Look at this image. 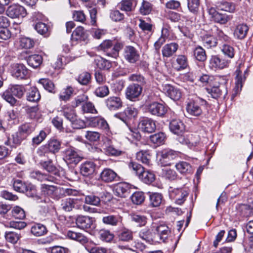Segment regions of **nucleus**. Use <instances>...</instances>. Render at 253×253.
Masks as SVG:
<instances>
[{
	"label": "nucleus",
	"mask_w": 253,
	"mask_h": 253,
	"mask_svg": "<svg viewBox=\"0 0 253 253\" xmlns=\"http://www.w3.org/2000/svg\"><path fill=\"white\" fill-rule=\"evenodd\" d=\"M227 80L225 77H217L214 79V83L211 88H206L207 92L211 94L213 98H218L222 95H227Z\"/></svg>",
	"instance_id": "f257e3e1"
},
{
	"label": "nucleus",
	"mask_w": 253,
	"mask_h": 253,
	"mask_svg": "<svg viewBox=\"0 0 253 253\" xmlns=\"http://www.w3.org/2000/svg\"><path fill=\"white\" fill-rule=\"evenodd\" d=\"M129 167L132 168L139 178L144 183L150 184L155 180V175L148 170H145L141 165L131 162L129 164Z\"/></svg>",
	"instance_id": "f03ea898"
},
{
	"label": "nucleus",
	"mask_w": 253,
	"mask_h": 253,
	"mask_svg": "<svg viewBox=\"0 0 253 253\" xmlns=\"http://www.w3.org/2000/svg\"><path fill=\"white\" fill-rule=\"evenodd\" d=\"M10 68L11 75L17 79H24L28 76V70L23 64L15 63L11 64Z\"/></svg>",
	"instance_id": "7ed1b4c3"
},
{
	"label": "nucleus",
	"mask_w": 253,
	"mask_h": 253,
	"mask_svg": "<svg viewBox=\"0 0 253 253\" xmlns=\"http://www.w3.org/2000/svg\"><path fill=\"white\" fill-rule=\"evenodd\" d=\"M170 198L175 201V203L181 205L185 201L188 195V191L184 188H172L169 189Z\"/></svg>",
	"instance_id": "20e7f679"
},
{
	"label": "nucleus",
	"mask_w": 253,
	"mask_h": 253,
	"mask_svg": "<svg viewBox=\"0 0 253 253\" xmlns=\"http://www.w3.org/2000/svg\"><path fill=\"white\" fill-rule=\"evenodd\" d=\"M208 12L213 21L221 24L227 23L232 18V16L220 13L213 7H209Z\"/></svg>",
	"instance_id": "39448f33"
},
{
	"label": "nucleus",
	"mask_w": 253,
	"mask_h": 253,
	"mask_svg": "<svg viewBox=\"0 0 253 253\" xmlns=\"http://www.w3.org/2000/svg\"><path fill=\"white\" fill-rule=\"evenodd\" d=\"M142 91V86L138 84H131L127 86L126 89V95L127 99L133 101L138 98Z\"/></svg>",
	"instance_id": "423d86ee"
},
{
	"label": "nucleus",
	"mask_w": 253,
	"mask_h": 253,
	"mask_svg": "<svg viewBox=\"0 0 253 253\" xmlns=\"http://www.w3.org/2000/svg\"><path fill=\"white\" fill-rule=\"evenodd\" d=\"M6 13L11 18L24 17L27 15L25 8L19 4L11 5L7 9Z\"/></svg>",
	"instance_id": "0eeeda50"
},
{
	"label": "nucleus",
	"mask_w": 253,
	"mask_h": 253,
	"mask_svg": "<svg viewBox=\"0 0 253 253\" xmlns=\"http://www.w3.org/2000/svg\"><path fill=\"white\" fill-rule=\"evenodd\" d=\"M147 109L152 115L160 117L163 116L167 112V108L163 104L157 102L148 104Z\"/></svg>",
	"instance_id": "6e6552de"
},
{
	"label": "nucleus",
	"mask_w": 253,
	"mask_h": 253,
	"mask_svg": "<svg viewBox=\"0 0 253 253\" xmlns=\"http://www.w3.org/2000/svg\"><path fill=\"white\" fill-rule=\"evenodd\" d=\"M178 157L176 151L171 149H165L161 152L160 161L163 166H169L171 162Z\"/></svg>",
	"instance_id": "1a4fd4ad"
},
{
	"label": "nucleus",
	"mask_w": 253,
	"mask_h": 253,
	"mask_svg": "<svg viewBox=\"0 0 253 253\" xmlns=\"http://www.w3.org/2000/svg\"><path fill=\"white\" fill-rule=\"evenodd\" d=\"M138 127L141 131L147 133H152L156 129L155 121L148 118H143L139 122Z\"/></svg>",
	"instance_id": "9d476101"
},
{
	"label": "nucleus",
	"mask_w": 253,
	"mask_h": 253,
	"mask_svg": "<svg viewBox=\"0 0 253 253\" xmlns=\"http://www.w3.org/2000/svg\"><path fill=\"white\" fill-rule=\"evenodd\" d=\"M94 222V220L92 217L84 215L78 216L76 220L77 227L84 230L93 228Z\"/></svg>",
	"instance_id": "9b49d317"
},
{
	"label": "nucleus",
	"mask_w": 253,
	"mask_h": 253,
	"mask_svg": "<svg viewBox=\"0 0 253 253\" xmlns=\"http://www.w3.org/2000/svg\"><path fill=\"white\" fill-rule=\"evenodd\" d=\"M60 147V142L58 140L53 139L49 140L47 144L40 147L39 150L44 152H48L55 154L59 151Z\"/></svg>",
	"instance_id": "f8f14e48"
},
{
	"label": "nucleus",
	"mask_w": 253,
	"mask_h": 253,
	"mask_svg": "<svg viewBox=\"0 0 253 253\" xmlns=\"http://www.w3.org/2000/svg\"><path fill=\"white\" fill-rule=\"evenodd\" d=\"M130 186L126 182H122L117 184L114 189V192L116 196L121 198H126L130 193Z\"/></svg>",
	"instance_id": "ddd939ff"
},
{
	"label": "nucleus",
	"mask_w": 253,
	"mask_h": 253,
	"mask_svg": "<svg viewBox=\"0 0 253 253\" xmlns=\"http://www.w3.org/2000/svg\"><path fill=\"white\" fill-rule=\"evenodd\" d=\"M65 235L67 238L79 242L83 245L87 243L88 241L86 236L79 232L70 230L66 232Z\"/></svg>",
	"instance_id": "4468645a"
},
{
	"label": "nucleus",
	"mask_w": 253,
	"mask_h": 253,
	"mask_svg": "<svg viewBox=\"0 0 253 253\" xmlns=\"http://www.w3.org/2000/svg\"><path fill=\"white\" fill-rule=\"evenodd\" d=\"M163 89L167 95L173 100H178L181 98V92L177 87L167 84L164 86Z\"/></svg>",
	"instance_id": "2eb2a0df"
},
{
	"label": "nucleus",
	"mask_w": 253,
	"mask_h": 253,
	"mask_svg": "<svg viewBox=\"0 0 253 253\" xmlns=\"http://www.w3.org/2000/svg\"><path fill=\"white\" fill-rule=\"evenodd\" d=\"M65 160L67 164L76 165L82 159V158L72 148L66 150Z\"/></svg>",
	"instance_id": "dca6fc26"
},
{
	"label": "nucleus",
	"mask_w": 253,
	"mask_h": 253,
	"mask_svg": "<svg viewBox=\"0 0 253 253\" xmlns=\"http://www.w3.org/2000/svg\"><path fill=\"white\" fill-rule=\"evenodd\" d=\"M186 111L191 115L199 116L203 113L202 106L199 105L198 101H190L187 104Z\"/></svg>",
	"instance_id": "f3484780"
},
{
	"label": "nucleus",
	"mask_w": 253,
	"mask_h": 253,
	"mask_svg": "<svg viewBox=\"0 0 253 253\" xmlns=\"http://www.w3.org/2000/svg\"><path fill=\"white\" fill-rule=\"evenodd\" d=\"M107 108L111 111H115L122 107L123 102L121 98L117 96H111L105 100Z\"/></svg>",
	"instance_id": "a211bd4d"
},
{
	"label": "nucleus",
	"mask_w": 253,
	"mask_h": 253,
	"mask_svg": "<svg viewBox=\"0 0 253 253\" xmlns=\"http://www.w3.org/2000/svg\"><path fill=\"white\" fill-rule=\"evenodd\" d=\"M169 129L174 134L181 135L185 130V126L179 120L173 119L169 123Z\"/></svg>",
	"instance_id": "6ab92c4d"
},
{
	"label": "nucleus",
	"mask_w": 253,
	"mask_h": 253,
	"mask_svg": "<svg viewBox=\"0 0 253 253\" xmlns=\"http://www.w3.org/2000/svg\"><path fill=\"white\" fill-rule=\"evenodd\" d=\"M102 149L104 153L108 156H118L122 154V151L116 149L109 140L104 142Z\"/></svg>",
	"instance_id": "aec40b11"
},
{
	"label": "nucleus",
	"mask_w": 253,
	"mask_h": 253,
	"mask_svg": "<svg viewBox=\"0 0 253 253\" xmlns=\"http://www.w3.org/2000/svg\"><path fill=\"white\" fill-rule=\"evenodd\" d=\"M125 57L129 62L133 63L138 60L139 55L133 47L128 46L125 49Z\"/></svg>",
	"instance_id": "412c9836"
},
{
	"label": "nucleus",
	"mask_w": 253,
	"mask_h": 253,
	"mask_svg": "<svg viewBox=\"0 0 253 253\" xmlns=\"http://www.w3.org/2000/svg\"><path fill=\"white\" fill-rule=\"evenodd\" d=\"M228 63L227 60L221 58L217 55L212 56L210 61L211 67L215 69H223L227 67Z\"/></svg>",
	"instance_id": "4be33fe9"
},
{
	"label": "nucleus",
	"mask_w": 253,
	"mask_h": 253,
	"mask_svg": "<svg viewBox=\"0 0 253 253\" xmlns=\"http://www.w3.org/2000/svg\"><path fill=\"white\" fill-rule=\"evenodd\" d=\"M95 169V165L92 162L87 161L81 166L80 170L82 174L88 176L93 174Z\"/></svg>",
	"instance_id": "5701e85b"
},
{
	"label": "nucleus",
	"mask_w": 253,
	"mask_h": 253,
	"mask_svg": "<svg viewBox=\"0 0 253 253\" xmlns=\"http://www.w3.org/2000/svg\"><path fill=\"white\" fill-rule=\"evenodd\" d=\"M77 201V199L72 198L62 199L60 202V210L66 212L72 211L75 208Z\"/></svg>",
	"instance_id": "b1692460"
},
{
	"label": "nucleus",
	"mask_w": 253,
	"mask_h": 253,
	"mask_svg": "<svg viewBox=\"0 0 253 253\" xmlns=\"http://www.w3.org/2000/svg\"><path fill=\"white\" fill-rule=\"evenodd\" d=\"M178 45L174 42L167 44L162 48V52L164 57H170L172 56L177 51Z\"/></svg>",
	"instance_id": "393cba45"
},
{
	"label": "nucleus",
	"mask_w": 253,
	"mask_h": 253,
	"mask_svg": "<svg viewBox=\"0 0 253 253\" xmlns=\"http://www.w3.org/2000/svg\"><path fill=\"white\" fill-rule=\"evenodd\" d=\"M175 167L181 174H191L193 171L191 165L185 161L179 162L176 164Z\"/></svg>",
	"instance_id": "a878e982"
},
{
	"label": "nucleus",
	"mask_w": 253,
	"mask_h": 253,
	"mask_svg": "<svg viewBox=\"0 0 253 253\" xmlns=\"http://www.w3.org/2000/svg\"><path fill=\"white\" fill-rule=\"evenodd\" d=\"M248 31L249 27L246 24H239L234 30V36L237 39H244L246 37Z\"/></svg>",
	"instance_id": "bb28decb"
},
{
	"label": "nucleus",
	"mask_w": 253,
	"mask_h": 253,
	"mask_svg": "<svg viewBox=\"0 0 253 253\" xmlns=\"http://www.w3.org/2000/svg\"><path fill=\"white\" fill-rule=\"evenodd\" d=\"M122 217L119 215H108L103 217L102 222L106 225L116 226L121 223Z\"/></svg>",
	"instance_id": "cd10ccee"
},
{
	"label": "nucleus",
	"mask_w": 253,
	"mask_h": 253,
	"mask_svg": "<svg viewBox=\"0 0 253 253\" xmlns=\"http://www.w3.org/2000/svg\"><path fill=\"white\" fill-rule=\"evenodd\" d=\"M36 125L33 123H25L19 127L18 134L22 135L26 138L28 135L35 130Z\"/></svg>",
	"instance_id": "c85d7f7f"
},
{
	"label": "nucleus",
	"mask_w": 253,
	"mask_h": 253,
	"mask_svg": "<svg viewBox=\"0 0 253 253\" xmlns=\"http://www.w3.org/2000/svg\"><path fill=\"white\" fill-rule=\"evenodd\" d=\"M155 231L157 235L159 237L161 241L165 242L168 238L170 230L169 227L165 225H160L156 227Z\"/></svg>",
	"instance_id": "c756f323"
},
{
	"label": "nucleus",
	"mask_w": 253,
	"mask_h": 253,
	"mask_svg": "<svg viewBox=\"0 0 253 253\" xmlns=\"http://www.w3.org/2000/svg\"><path fill=\"white\" fill-rule=\"evenodd\" d=\"M218 10L233 13L235 10L234 3L229 1H222L217 3L216 5Z\"/></svg>",
	"instance_id": "7c9ffc66"
},
{
	"label": "nucleus",
	"mask_w": 253,
	"mask_h": 253,
	"mask_svg": "<svg viewBox=\"0 0 253 253\" xmlns=\"http://www.w3.org/2000/svg\"><path fill=\"white\" fill-rule=\"evenodd\" d=\"M117 176V173L110 169H105L100 174L102 180L110 182L114 181Z\"/></svg>",
	"instance_id": "2f4dec72"
},
{
	"label": "nucleus",
	"mask_w": 253,
	"mask_h": 253,
	"mask_svg": "<svg viewBox=\"0 0 253 253\" xmlns=\"http://www.w3.org/2000/svg\"><path fill=\"white\" fill-rule=\"evenodd\" d=\"M188 66L187 59L186 56L179 55L177 56L176 61L173 63V68L177 71L185 69Z\"/></svg>",
	"instance_id": "473e14b6"
},
{
	"label": "nucleus",
	"mask_w": 253,
	"mask_h": 253,
	"mask_svg": "<svg viewBox=\"0 0 253 253\" xmlns=\"http://www.w3.org/2000/svg\"><path fill=\"white\" fill-rule=\"evenodd\" d=\"M42 62V56L39 54L30 55L27 59V63L28 65L34 68L38 67L41 64Z\"/></svg>",
	"instance_id": "72a5a7b5"
},
{
	"label": "nucleus",
	"mask_w": 253,
	"mask_h": 253,
	"mask_svg": "<svg viewBox=\"0 0 253 253\" xmlns=\"http://www.w3.org/2000/svg\"><path fill=\"white\" fill-rule=\"evenodd\" d=\"M27 99L30 102H37L41 98V95L38 89L35 87H31L27 93Z\"/></svg>",
	"instance_id": "f704fd0d"
},
{
	"label": "nucleus",
	"mask_w": 253,
	"mask_h": 253,
	"mask_svg": "<svg viewBox=\"0 0 253 253\" xmlns=\"http://www.w3.org/2000/svg\"><path fill=\"white\" fill-rule=\"evenodd\" d=\"M31 232L34 236L40 237L45 234L47 232V230L45 226L43 225L36 224L32 227Z\"/></svg>",
	"instance_id": "c9c22d12"
},
{
	"label": "nucleus",
	"mask_w": 253,
	"mask_h": 253,
	"mask_svg": "<svg viewBox=\"0 0 253 253\" xmlns=\"http://www.w3.org/2000/svg\"><path fill=\"white\" fill-rule=\"evenodd\" d=\"M120 240L125 242H129L133 239V232L130 230L124 228L118 235Z\"/></svg>",
	"instance_id": "e433bc0d"
},
{
	"label": "nucleus",
	"mask_w": 253,
	"mask_h": 253,
	"mask_svg": "<svg viewBox=\"0 0 253 253\" xmlns=\"http://www.w3.org/2000/svg\"><path fill=\"white\" fill-rule=\"evenodd\" d=\"M58 190V188L53 185L44 184L41 185L42 193L44 195L53 196L54 194L57 193Z\"/></svg>",
	"instance_id": "4c0bfd02"
},
{
	"label": "nucleus",
	"mask_w": 253,
	"mask_h": 253,
	"mask_svg": "<svg viewBox=\"0 0 253 253\" xmlns=\"http://www.w3.org/2000/svg\"><path fill=\"white\" fill-rule=\"evenodd\" d=\"M151 205L153 207H158L161 205L163 201V196L158 193H152L150 195Z\"/></svg>",
	"instance_id": "58836bf2"
},
{
	"label": "nucleus",
	"mask_w": 253,
	"mask_h": 253,
	"mask_svg": "<svg viewBox=\"0 0 253 253\" xmlns=\"http://www.w3.org/2000/svg\"><path fill=\"white\" fill-rule=\"evenodd\" d=\"M180 135L178 140L181 144H187L190 146H195L199 142V138L197 137L194 139L192 135L189 136L188 138H185L184 136H182V134Z\"/></svg>",
	"instance_id": "ea45409f"
},
{
	"label": "nucleus",
	"mask_w": 253,
	"mask_h": 253,
	"mask_svg": "<svg viewBox=\"0 0 253 253\" xmlns=\"http://www.w3.org/2000/svg\"><path fill=\"white\" fill-rule=\"evenodd\" d=\"M165 138V134L163 132L156 133L150 136V140L151 142L157 145L163 144Z\"/></svg>",
	"instance_id": "a19ab883"
},
{
	"label": "nucleus",
	"mask_w": 253,
	"mask_h": 253,
	"mask_svg": "<svg viewBox=\"0 0 253 253\" xmlns=\"http://www.w3.org/2000/svg\"><path fill=\"white\" fill-rule=\"evenodd\" d=\"M10 91L14 96L19 98H21L25 92V89L23 86L19 85H14L8 88Z\"/></svg>",
	"instance_id": "79ce46f5"
},
{
	"label": "nucleus",
	"mask_w": 253,
	"mask_h": 253,
	"mask_svg": "<svg viewBox=\"0 0 253 253\" xmlns=\"http://www.w3.org/2000/svg\"><path fill=\"white\" fill-rule=\"evenodd\" d=\"M204 45L207 48H211L216 46L217 44L216 39L211 35H206L203 38Z\"/></svg>",
	"instance_id": "37998d69"
},
{
	"label": "nucleus",
	"mask_w": 253,
	"mask_h": 253,
	"mask_svg": "<svg viewBox=\"0 0 253 253\" xmlns=\"http://www.w3.org/2000/svg\"><path fill=\"white\" fill-rule=\"evenodd\" d=\"M136 157L138 161L143 164L149 165L150 162V156L147 151H140L137 152Z\"/></svg>",
	"instance_id": "c03bdc74"
},
{
	"label": "nucleus",
	"mask_w": 253,
	"mask_h": 253,
	"mask_svg": "<svg viewBox=\"0 0 253 253\" xmlns=\"http://www.w3.org/2000/svg\"><path fill=\"white\" fill-rule=\"evenodd\" d=\"M98 234L100 239L106 242H111L114 237V234L107 230L102 229L99 231Z\"/></svg>",
	"instance_id": "a18cd8bd"
},
{
	"label": "nucleus",
	"mask_w": 253,
	"mask_h": 253,
	"mask_svg": "<svg viewBox=\"0 0 253 253\" xmlns=\"http://www.w3.org/2000/svg\"><path fill=\"white\" fill-rule=\"evenodd\" d=\"M152 9V5L149 2L143 0L139 7V12L143 15L149 14Z\"/></svg>",
	"instance_id": "49530a36"
},
{
	"label": "nucleus",
	"mask_w": 253,
	"mask_h": 253,
	"mask_svg": "<svg viewBox=\"0 0 253 253\" xmlns=\"http://www.w3.org/2000/svg\"><path fill=\"white\" fill-rule=\"evenodd\" d=\"M194 55L196 59L200 61H204L207 59L206 52L201 46L195 48L194 50Z\"/></svg>",
	"instance_id": "de8ad7c7"
},
{
	"label": "nucleus",
	"mask_w": 253,
	"mask_h": 253,
	"mask_svg": "<svg viewBox=\"0 0 253 253\" xmlns=\"http://www.w3.org/2000/svg\"><path fill=\"white\" fill-rule=\"evenodd\" d=\"M34 41L29 38L21 37L19 39V46L22 48H31L34 45Z\"/></svg>",
	"instance_id": "09e8293b"
},
{
	"label": "nucleus",
	"mask_w": 253,
	"mask_h": 253,
	"mask_svg": "<svg viewBox=\"0 0 253 253\" xmlns=\"http://www.w3.org/2000/svg\"><path fill=\"white\" fill-rule=\"evenodd\" d=\"M67 63V59L63 56H58L52 63V66L55 69L63 68Z\"/></svg>",
	"instance_id": "8fccbe9b"
},
{
	"label": "nucleus",
	"mask_w": 253,
	"mask_h": 253,
	"mask_svg": "<svg viewBox=\"0 0 253 253\" xmlns=\"http://www.w3.org/2000/svg\"><path fill=\"white\" fill-rule=\"evenodd\" d=\"M85 32L84 28L81 26L77 27L72 34V39L75 41L81 40L84 39Z\"/></svg>",
	"instance_id": "3c124183"
},
{
	"label": "nucleus",
	"mask_w": 253,
	"mask_h": 253,
	"mask_svg": "<svg viewBox=\"0 0 253 253\" xmlns=\"http://www.w3.org/2000/svg\"><path fill=\"white\" fill-rule=\"evenodd\" d=\"M63 113L64 117L70 122H72L76 118V115L75 111L69 108L67 106H65L63 108Z\"/></svg>",
	"instance_id": "603ef678"
},
{
	"label": "nucleus",
	"mask_w": 253,
	"mask_h": 253,
	"mask_svg": "<svg viewBox=\"0 0 253 253\" xmlns=\"http://www.w3.org/2000/svg\"><path fill=\"white\" fill-rule=\"evenodd\" d=\"M13 186L14 190L19 192H27L28 190V187L19 179L15 180L14 181Z\"/></svg>",
	"instance_id": "864d4df0"
},
{
	"label": "nucleus",
	"mask_w": 253,
	"mask_h": 253,
	"mask_svg": "<svg viewBox=\"0 0 253 253\" xmlns=\"http://www.w3.org/2000/svg\"><path fill=\"white\" fill-rule=\"evenodd\" d=\"M131 199L133 204L140 205L144 201L145 196L142 192H135L131 196Z\"/></svg>",
	"instance_id": "5fc2aeb1"
},
{
	"label": "nucleus",
	"mask_w": 253,
	"mask_h": 253,
	"mask_svg": "<svg viewBox=\"0 0 253 253\" xmlns=\"http://www.w3.org/2000/svg\"><path fill=\"white\" fill-rule=\"evenodd\" d=\"M74 92L73 88L71 86H67L64 88L60 92L59 98L64 101L68 100Z\"/></svg>",
	"instance_id": "6e6d98bb"
},
{
	"label": "nucleus",
	"mask_w": 253,
	"mask_h": 253,
	"mask_svg": "<svg viewBox=\"0 0 253 253\" xmlns=\"http://www.w3.org/2000/svg\"><path fill=\"white\" fill-rule=\"evenodd\" d=\"M30 176L31 177L37 179L41 181L45 180L50 181L51 178L48 175L42 173L39 170H35L31 172Z\"/></svg>",
	"instance_id": "4d7b16f0"
},
{
	"label": "nucleus",
	"mask_w": 253,
	"mask_h": 253,
	"mask_svg": "<svg viewBox=\"0 0 253 253\" xmlns=\"http://www.w3.org/2000/svg\"><path fill=\"white\" fill-rule=\"evenodd\" d=\"M11 213L14 217L19 219H23L26 216L24 211L19 206L14 207L12 210Z\"/></svg>",
	"instance_id": "13d9d810"
},
{
	"label": "nucleus",
	"mask_w": 253,
	"mask_h": 253,
	"mask_svg": "<svg viewBox=\"0 0 253 253\" xmlns=\"http://www.w3.org/2000/svg\"><path fill=\"white\" fill-rule=\"evenodd\" d=\"M236 81L234 88L235 93L237 94L242 87L243 78L241 76V72L239 70L236 71Z\"/></svg>",
	"instance_id": "bf43d9fd"
},
{
	"label": "nucleus",
	"mask_w": 253,
	"mask_h": 253,
	"mask_svg": "<svg viewBox=\"0 0 253 253\" xmlns=\"http://www.w3.org/2000/svg\"><path fill=\"white\" fill-rule=\"evenodd\" d=\"M82 109L84 113L97 114V111L95 108L93 104L90 102L83 104L82 106Z\"/></svg>",
	"instance_id": "052dcab7"
},
{
	"label": "nucleus",
	"mask_w": 253,
	"mask_h": 253,
	"mask_svg": "<svg viewBox=\"0 0 253 253\" xmlns=\"http://www.w3.org/2000/svg\"><path fill=\"white\" fill-rule=\"evenodd\" d=\"M88 99V96L84 94L78 96L71 102L72 107L73 108H76L81 105H83L85 103Z\"/></svg>",
	"instance_id": "680f3d73"
},
{
	"label": "nucleus",
	"mask_w": 253,
	"mask_h": 253,
	"mask_svg": "<svg viewBox=\"0 0 253 253\" xmlns=\"http://www.w3.org/2000/svg\"><path fill=\"white\" fill-rule=\"evenodd\" d=\"M163 176L169 180H173L177 177V174L175 170L166 168L163 169Z\"/></svg>",
	"instance_id": "e2e57ef3"
},
{
	"label": "nucleus",
	"mask_w": 253,
	"mask_h": 253,
	"mask_svg": "<svg viewBox=\"0 0 253 253\" xmlns=\"http://www.w3.org/2000/svg\"><path fill=\"white\" fill-rule=\"evenodd\" d=\"M96 61V65L101 69L108 70L112 66L111 63L109 61L103 58H99Z\"/></svg>",
	"instance_id": "0e129e2a"
},
{
	"label": "nucleus",
	"mask_w": 253,
	"mask_h": 253,
	"mask_svg": "<svg viewBox=\"0 0 253 253\" xmlns=\"http://www.w3.org/2000/svg\"><path fill=\"white\" fill-rule=\"evenodd\" d=\"M92 123L94 126L103 129L108 128V124L107 122L102 118H94L93 119Z\"/></svg>",
	"instance_id": "69168bd1"
},
{
	"label": "nucleus",
	"mask_w": 253,
	"mask_h": 253,
	"mask_svg": "<svg viewBox=\"0 0 253 253\" xmlns=\"http://www.w3.org/2000/svg\"><path fill=\"white\" fill-rule=\"evenodd\" d=\"M40 164L42 168L47 171L53 173H56V167L53 165L51 161L41 162Z\"/></svg>",
	"instance_id": "338daca9"
},
{
	"label": "nucleus",
	"mask_w": 253,
	"mask_h": 253,
	"mask_svg": "<svg viewBox=\"0 0 253 253\" xmlns=\"http://www.w3.org/2000/svg\"><path fill=\"white\" fill-rule=\"evenodd\" d=\"M35 29L41 35L47 36L48 28L47 26L42 22H38L35 26Z\"/></svg>",
	"instance_id": "774afa93"
}]
</instances>
